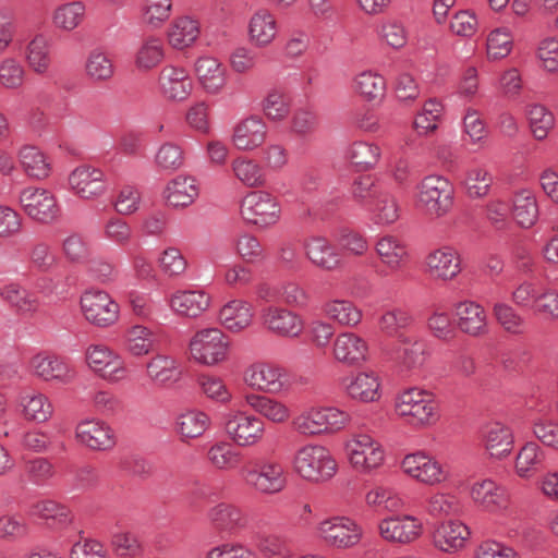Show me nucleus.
Wrapping results in <instances>:
<instances>
[{
    "mask_svg": "<svg viewBox=\"0 0 558 558\" xmlns=\"http://www.w3.org/2000/svg\"><path fill=\"white\" fill-rule=\"evenodd\" d=\"M345 450L351 465L359 472H371L385 461L381 444L367 434L353 435L347 441Z\"/></svg>",
    "mask_w": 558,
    "mask_h": 558,
    "instance_id": "12",
    "label": "nucleus"
},
{
    "mask_svg": "<svg viewBox=\"0 0 558 558\" xmlns=\"http://www.w3.org/2000/svg\"><path fill=\"white\" fill-rule=\"evenodd\" d=\"M244 401L255 413L276 424L284 423L291 414L284 402L265 395L247 393Z\"/></svg>",
    "mask_w": 558,
    "mask_h": 558,
    "instance_id": "39",
    "label": "nucleus"
},
{
    "mask_svg": "<svg viewBox=\"0 0 558 558\" xmlns=\"http://www.w3.org/2000/svg\"><path fill=\"white\" fill-rule=\"evenodd\" d=\"M19 203L24 213L33 220L49 225L61 214L56 195L44 187L28 186L20 192Z\"/></svg>",
    "mask_w": 558,
    "mask_h": 558,
    "instance_id": "10",
    "label": "nucleus"
},
{
    "mask_svg": "<svg viewBox=\"0 0 558 558\" xmlns=\"http://www.w3.org/2000/svg\"><path fill=\"white\" fill-rule=\"evenodd\" d=\"M457 326L463 333L478 337L487 332V315L482 305L474 301H461L454 306Z\"/></svg>",
    "mask_w": 558,
    "mask_h": 558,
    "instance_id": "32",
    "label": "nucleus"
},
{
    "mask_svg": "<svg viewBox=\"0 0 558 558\" xmlns=\"http://www.w3.org/2000/svg\"><path fill=\"white\" fill-rule=\"evenodd\" d=\"M295 472L305 481L320 483L337 473V462L330 451L320 445H305L296 450L293 458Z\"/></svg>",
    "mask_w": 558,
    "mask_h": 558,
    "instance_id": "4",
    "label": "nucleus"
},
{
    "mask_svg": "<svg viewBox=\"0 0 558 558\" xmlns=\"http://www.w3.org/2000/svg\"><path fill=\"white\" fill-rule=\"evenodd\" d=\"M470 534V530L464 523L449 520L435 529L433 544L440 551L453 554L464 548Z\"/></svg>",
    "mask_w": 558,
    "mask_h": 558,
    "instance_id": "29",
    "label": "nucleus"
},
{
    "mask_svg": "<svg viewBox=\"0 0 558 558\" xmlns=\"http://www.w3.org/2000/svg\"><path fill=\"white\" fill-rule=\"evenodd\" d=\"M81 310L85 319L99 328H108L119 319L120 306L109 293L89 290L81 296Z\"/></svg>",
    "mask_w": 558,
    "mask_h": 558,
    "instance_id": "13",
    "label": "nucleus"
},
{
    "mask_svg": "<svg viewBox=\"0 0 558 558\" xmlns=\"http://www.w3.org/2000/svg\"><path fill=\"white\" fill-rule=\"evenodd\" d=\"M512 216L522 228L529 229L537 222L539 216L538 204L532 191L524 189L514 194Z\"/></svg>",
    "mask_w": 558,
    "mask_h": 558,
    "instance_id": "48",
    "label": "nucleus"
},
{
    "mask_svg": "<svg viewBox=\"0 0 558 558\" xmlns=\"http://www.w3.org/2000/svg\"><path fill=\"white\" fill-rule=\"evenodd\" d=\"M267 136V125L258 116L241 120L233 129L232 143L243 151H251L262 146Z\"/></svg>",
    "mask_w": 558,
    "mask_h": 558,
    "instance_id": "28",
    "label": "nucleus"
},
{
    "mask_svg": "<svg viewBox=\"0 0 558 558\" xmlns=\"http://www.w3.org/2000/svg\"><path fill=\"white\" fill-rule=\"evenodd\" d=\"M353 90L368 102L380 101L386 94V80L373 71H363L353 80Z\"/></svg>",
    "mask_w": 558,
    "mask_h": 558,
    "instance_id": "52",
    "label": "nucleus"
},
{
    "mask_svg": "<svg viewBox=\"0 0 558 558\" xmlns=\"http://www.w3.org/2000/svg\"><path fill=\"white\" fill-rule=\"evenodd\" d=\"M154 331L143 325H133L123 335V348L133 357H143L153 352Z\"/></svg>",
    "mask_w": 558,
    "mask_h": 558,
    "instance_id": "47",
    "label": "nucleus"
},
{
    "mask_svg": "<svg viewBox=\"0 0 558 558\" xmlns=\"http://www.w3.org/2000/svg\"><path fill=\"white\" fill-rule=\"evenodd\" d=\"M223 429L228 438L238 447H255L265 437L266 424L256 415L235 410L225 414Z\"/></svg>",
    "mask_w": 558,
    "mask_h": 558,
    "instance_id": "8",
    "label": "nucleus"
},
{
    "mask_svg": "<svg viewBox=\"0 0 558 558\" xmlns=\"http://www.w3.org/2000/svg\"><path fill=\"white\" fill-rule=\"evenodd\" d=\"M172 0H143L140 14L144 25L160 28L171 16Z\"/></svg>",
    "mask_w": 558,
    "mask_h": 558,
    "instance_id": "57",
    "label": "nucleus"
},
{
    "mask_svg": "<svg viewBox=\"0 0 558 558\" xmlns=\"http://www.w3.org/2000/svg\"><path fill=\"white\" fill-rule=\"evenodd\" d=\"M85 16V3L81 0H73L57 5L51 13V22L60 31L72 32L84 22Z\"/></svg>",
    "mask_w": 558,
    "mask_h": 558,
    "instance_id": "46",
    "label": "nucleus"
},
{
    "mask_svg": "<svg viewBox=\"0 0 558 558\" xmlns=\"http://www.w3.org/2000/svg\"><path fill=\"white\" fill-rule=\"evenodd\" d=\"M494 316L500 327L509 335L524 336L529 330L526 318L513 306L498 302L493 307Z\"/></svg>",
    "mask_w": 558,
    "mask_h": 558,
    "instance_id": "55",
    "label": "nucleus"
},
{
    "mask_svg": "<svg viewBox=\"0 0 558 558\" xmlns=\"http://www.w3.org/2000/svg\"><path fill=\"white\" fill-rule=\"evenodd\" d=\"M545 453L535 441H526L518 451L514 461V470L519 477L530 478L541 468Z\"/></svg>",
    "mask_w": 558,
    "mask_h": 558,
    "instance_id": "50",
    "label": "nucleus"
},
{
    "mask_svg": "<svg viewBox=\"0 0 558 558\" xmlns=\"http://www.w3.org/2000/svg\"><path fill=\"white\" fill-rule=\"evenodd\" d=\"M85 74L94 83L109 81L114 74L111 58L99 49L92 50L85 61Z\"/></svg>",
    "mask_w": 558,
    "mask_h": 558,
    "instance_id": "59",
    "label": "nucleus"
},
{
    "mask_svg": "<svg viewBox=\"0 0 558 558\" xmlns=\"http://www.w3.org/2000/svg\"><path fill=\"white\" fill-rule=\"evenodd\" d=\"M19 161L25 174L33 180L43 181L51 173L49 157L36 146H23L19 151Z\"/></svg>",
    "mask_w": 558,
    "mask_h": 558,
    "instance_id": "42",
    "label": "nucleus"
},
{
    "mask_svg": "<svg viewBox=\"0 0 558 558\" xmlns=\"http://www.w3.org/2000/svg\"><path fill=\"white\" fill-rule=\"evenodd\" d=\"M527 120L533 136L542 141L547 137L555 125V117L543 105H532L527 110Z\"/></svg>",
    "mask_w": 558,
    "mask_h": 558,
    "instance_id": "64",
    "label": "nucleus"
},
{
    "mask_svg": "<svg viewBox=\"0 0 558 558\" xmlns=\"http://www.w3.org/2000/svg\"><path fill=\"white\" fill-rule=\"evenodd\" d=\"M396 415L416 429L430 428L441 418L439 402L428 390L412 387L399 392L393 402Z\"/></svg>",
    "mask_w": 558,
    "mask_h": 558,
    "instance_id": "1",
    "label": "nucleus"
},
{
    "mask_svg": "<svg viewBox=\"0 0 558 558\" xmlns=\"http://www.w3.org/2000/svg\"><path fill=\"white\" fill-rule=\"evenodd\" d=\"M0 296L17 313L32 314L39 307L37 296L19 283L12 282L0 288Z\"/></svg>",
    "mask_w": 558,
    "mask_h": 558,
    "instance_id": "51",
    "label": "nucleus"
},
{
    "mask_svg": "<svg viewBox=\"0 0 558 558\" xmlns=\"http://www.w3.org/2000/svg\"><path fill=\"white\" fill-rule=\"evenodd\" d=\"M470 495L478 508L489 513H501L510 505L507 489L490 478L473 483Z\"/></svg>",
    "mask_w": 558,
    "mask_h": 558,
    "instance_id": "23",
    "label": "nucleus"
},
{
    "mask_svg": "<svg viewBox=\"0 0 558 558\" xmlns=\"http://www.w3.org/2000/svg\"><path fill=\"white\" fill-rule=\"evenodd\" d=\"M196 384L201 392L216 403L228 404L232 400L231 391L218 376L199 374L196 377Z\"/></svg>",
    "mask_w": 558,
    "mask_h": 558,
    "instance_id": "63",
    "label": "nucleus"
},
{
    "mask_svg": "<svg viewBox=\"0 0 558 558\" xmlns=\"http://www.w3.org/2000/svg\"><path fill=\"white\" fill-rule=\"evenodd\" d=\"M362 534L361 526L345 517L326 519L316 526L317 537L327 546L337 549H347L357 545Z\"/></svg>",
    "mask_w": 558,
    "mask_h": 558,
    "instance_id": "11",
    "label": "nucleus"
},
{
    "mask_svg": "<svg viewBox=\"0 0 558 558\" xmlns=\"http://www.w3.org/2000/svg\"><path fill=\"white\" fill-rule=\"evenodd\" d=\"M177 432L183 440L198 438L209 428L210 417L201 410H189L175 420Z\"/></svg>",
    "mask_w": 558,
    "mask_h": 558,
    "instance_id": "54",
    "label": "nucleus"
},
{
    "mask_svg": "<svg viewBox=\"0 0 558 558\" xmlns=\"http://www.w3.org/2000/svg\"><path fill=\"white\" fill-rule=\"evenodd\" d=\"M210 304V298L202 290L177 291L170 299V307L179 315L197 317Z\"/></svg>",
    "mask_w": 558,
    "mask_h": 558,
    "instance_id": "41",
    "label": "nucleus"
},
{
    "mask_svg": "<svg viewBox=\"0 0 558 558\" xmlns=\"http://www.w3.org/2000/svg\"><path fill=\"white\" fill-rule=\"evenodd\" d=\"M25 58L34 72L46 73L51 62L48 39L44 35H36L26 47Z\"/></svg>",
    "mask_w": 558,
    "mask_h": 558,
    "instance_id": "61",
    "label": "nucleus"
},
{
    "mask_svg": "<svg viewBox=\"0 0 558 558\" xmlns=\"http://www.w3.org/2000/svg\"><path fill=\"white\" fill-rule=\"evenodd\" d=\"M350 415L337 408H308L292 420V428L302 436H317L342 429Z\"/></svg>",
    "mask_w": 558,
    "mask_h": 558,
    "instance_id": "5",
    "label": "nucleus"
},
{
    "mask_svg": "<svg viewBox=\"0 0 558 558\" xmlns=\"http://www.w3.org/2000/svg\"><path fill=\"white\" fill-rule=\"evenodd\" d=\"M306 258L317 268L333 271L341 267V258L335 246L324 236H312L304 242Z\"/></svg>",
    "mask_w": 558,
    "mask_h": 558,
    "instance_id": "34",
    "label": "nucleus"
},
{
    "mask_svg": "<svg viewBox=\"0 0 558 558\" xmlns=\"http://www.w3.org/2000/svg\"><path fill=\"white\" fill-rule=\"evenodd\" d=\"M75 438L93 451H110L117 445V437L111 426L98 418H85L75 427Z\"/></svg>",
    "mask_w": 558,
    "mask_h": 558,
    "instance_id": "20",
    "label": "nucleus"
},
{
    "mask_svg": "<svg viewBox=\"0 0 558 558\" xmlns=\"http://www.w3.org/2000/svg\"><path fill=\"white\" fill-rule=\"evenodd\" d=\"M234 177L247 187H260L266 183V175L262 167L247 157L235 158L231 162Z\"/></svg>",
    "mask_w": 558,
    "mask_h": 558,
    "instance_id": "60",
    "label": "nucleus"
},
{
    "mask_svg": "<svg viewBox=\"0 0 558 558\" xmlns=\"http://www.w3.org/2000/svg\"><path fill=\"white\" fill-rule=\"evenodd\" d=\"M165 58V45L160 37L148 35L143 37L134 52V65L138 71H150L158 66Z\"/></svg>",
    "mask_w": 558,
    "mask_h": 558,
    "instance_id": "38",
    "label": "nucleus"
},
{
    "mask_svg": "<svg viewBox=\"0 0 558 558\" xmlns=\"http://www.w3.org/2000/svg\"><path fill=\"white\" fill-rule=\"evenodd\" d=\"M372 220L379 227H388L400 218L401 208L397 197L386 187L369 207Z\"/></svg>",
    "mask_w": 558,
    "mask_h": 558,
    "instance_id": "49",
    "label": "nucleus"
},
{
    "mask_svg": "<svg viewBox=\"0 0 558 558\" xmlns=\"http://www.w3.org/2000/svg\"><path fill=\"white\" fill-rule=\"evenodd\" d=\"M158 84L161 94L169 100L183 101L193 90V81L187 71L174 65H166L159 73Z\"/></svg>",
    "mask_w": 558,
    "mask_h": 558,
    "instance_id": "27",
    "label": "nucleus"
},
{
    "mask_svg": "<svg viewBox=\"0 0 558 558\" xmlns=\"http://www.w3.org/2000/svg\"><path fill=\"white\" fill-rule=\"evenodd\" d=\"M413 324L411 313L402 307H392L384 311L378 317V328L388 337L400 340L405 337L402 332Z\"/></svg>",
    "mask_w": 558,
    "mask_h": 558,
    "instance_id": "53",
    "label": "nucleus"
},
{
    "mask_svg": "<svg viewBox=\"0 0 558 558\" xmlns=\"http://www.w3.org/2000/svg\"><path fill=\"white\" fill-rule=\"evenodd\" d=\"M195 74L199 85L208 95L221 94L227 85V71L214 57H199L195 61Z\"/></svg>",
    "mask_w": 558,
    "mask_h": 558,
    "instance_id": "31",
    "label": "nucleus"
},
{
    "mask_svg": "<svg viewBox=\"0 0 558 558\" xmlns=\"http://www.w3.org/2000/svg\"><path fill=\"white\" fill-rule=\"evenodd\" d=\"M207 518L217 531L228 534H239L250 526L247 512L230 502L213 506L207 512Z\"/></svg>",
    "mask_w": 558,
    "mask_h": 558,
    "instance_id": "25",
    "label": "nucleus"
},
{
    "mask_svg": "<svg viewBox=\"0 0 558 558\" xmlns=\"http://www.w3.org/2000/svg\"><path fill=\"white\" fill-rule=\"evenodd\" d=\"M145 374L154 386L169 388L181 381L183 371L177 357L158 353L147 361Z\"/></svg>",
    "mask_w": 558,
    "mask_h": 558,
    "instance_id": "26",
    "label": "nucleus"
},
{
    "mask_svg": "<svg viewBox=\"0 0 558 558\" xmlns=\"http://www.w3.org/2000/svg\"><path fill=\"white\" fill-rule=\"evenodd\" d=\"M385 189L386 186L380 181L366 174L352 182L350 194L355 203L369 208Z\"/></svg>",
    "mask_w": 558,
    "mask_h": 558,
    "instance_id": "56",
    "label": "nucleus"
},
{
    "mask_svg": "<svg viewBox=\"0 0 558 558\" xmlns=\"http://www.w3.org/2000/svg\"><path fill=\"white\" fill-rule=\"evenodd\" d=\"M415 204L428 217L444 218L453 209L454 187L444 175H426L416 184Z\"/></svg>",
    "mask_w": 558,
    "mask_h": 558,
    "instance_id": "3",
    "label": "nucleus"
},
{
    "mask_svg": "<svg viewBox=\"0 0 558 558\" xmlns=\"http://www.w3.org/2000/svg\"><path fill=\"white\" fill-rule=\"evenodd\" d=\"M381 147L372 141L359 140L350 143L345 148V159L361 171L376 168L381 159Z\"/></svg>",
    "mask_w": 558,
    "mask_h": 558,
    "instance_id": "36",
    "label": "nucleus"
},
{
    "mask_svg": "<svg viewBox=\"0 0 558 558\" xmlns=\"http://www.w3.org/2000/svg\"><path fill=\"white\" fill-rule=\"evenodd\" d=\"M239 476L248 489L260 496L281 494L289 483L283 463L270 458L248 460L239 470Z\"/></svg>",
    "mask_w": 558,
    "mask_h": 558,
    "instance_id": "2",
    "label": "nucleus"
},
{
    "mask_svg": "<svg viewBox=\"0 0 558 558\" xmlns=\"http://www.w3.org/2000/svg\"><path fill=\"white\" fill-rule=\"evenodd\" d=\"M201 34L199 22L183 15L173 20L168 28V41L174 49L182 50L192 46Z\"/></svg>",
    "mask_w": 558,
    "mask_h": 558,
    "instance_id": "44",
    "label": "nucleus"
},
{
    "mask_svg": "<svg viewBox=\"0 0 558 558\" xmlns=\"http://www.w3.org/2000/svg\"><path fill=\"white\" fill-rule=\"evenodd\" d=\"M34 375L44 381L68 385L76 377L75 368L63 357L38 353L29 362Z\"/></svg>",
    "mask_w": 558,
    "mask_h": 558,
    "instance_id": "21",
    "label": "nucleus"
},
{
    "mask_svg": "<svg viewBox=\"0 0 558 558\" xmlns=\"http://www.w3.org/2000/svg\"><path fill=\"white\" fill-rule=\"evenodd\" d=\"M260 323L268 331L281 338H298L304 330V320L295 312L276 305L260 311Z\"/></svg>",
    "mask_w": 558,
    "mask_h": 558,
    "instance_id": "18",
    "label": "nucleus"
},
{
    "mask_svg": "<svg viewBox=\"0 0 558 558\" xmlns=\"http://www.w3.org/2000/svg\"><path fill=\"white\" fill-rule=\"evenodd\" d=\"M379 535L389 543L409 545L424 533L421 519L411 514H396L383 519L378 524Z\"/></svg>",
    "mask_w": 558,
    "mask_h": 558,
    "instance_id": "16",
    "label": "nucleus"
},
{
    "mask_svg": "<svg viewBox=\"0 0 558 558\" xmlns=\"http://www.w3.org/2000/svg\"><path fill=\"white\" fill-rule=\"evenodd\" d=\"M324 314L333 323L355 328L363 319V311L353 301L348 299H332L324 303Z\"/></svg>",
    "mask_w": 558,
    "mask_h": 558,
    "instance_id": "37",
    "label": "nucleus"
},
{
    "mask_svg": "<svg viewBox=\"0 0 558 558\" xmlns=\"http://www.w3.org/2000/svg\"><path fill=\"white\" fill-rule=\"evenodd\" d=\"M401 469L411 478L429 486L439 485L449 477L446 466L424 451L407 454L401 461Z\"/></svg>",
    "mask_w": 558,
    "mask_h": 558,
    "instance_id": "15",
    "label": "nucleus"
},
{
    "mask_svg": "<svg viewBox=\"0 0 558 558\" xmlns=\"http://www.w3.org/2000/svg\"><path fill=\"white\" fill-rule=\"evenodd\" d=\"M461 255L454 247L442 245L425 256V271L435 280L449 282L461 274Z\"/></svg>",
    "mask_w": 558,
    "mask_h": 558,
    "instance_id": "19",
    "label": "nucleus"
},
{
    "mask_svg": "<svg viewBox=\"0 0 558 558\" xmlns=\"http://www.w3.org/2000/svg\"><path fill=\"white\" fill-rule=\"evenodd\" d=\"M19 407L26 421L36 423H45L53 414V407L49 398L38 391L22 393L19 397Z\"/></svg>",
    "mask_w": 558,
    "mask_h": 558,
    "instance_id": "43",
    "label": "nucleus"
},
{
    "mask_svg": "<svg viewBox=\"0 0 558 558\" xmlns=\"http://www.w3.org/2000/svg\"><path fill=\"white\" fill-rule=\"evenodd\" d=\"M260 109L268 120L281 122L289 117L291 104L282 89L271 88L264 96Z\"/></svg>",
    "mask_w": 558,
    "mask_h": 558,
    "instance_id": "58",
    "label": "nucleus"
},
{
    "mask_svg": "<svg viewBox=\"0 0 558 558\" xmlns=\"http://www.w3.org/2000/svg\"><path fill=\"white\" fill-rule=\"evenodd\" d=\"M70 191L81 199L94 201L107 192V179L104 171L88 165L73 169L68 177Z\"/></svg>",
    "mask_w": 558,
    "mask_h": 558,
    "instance_id": "17",
    "label": "nucleus"
},
{
    "mask_svg": "<svg viewBox=\"0 0 558 558\" xmlns=\"http://www.w3.org/2000/svg\"><path fill=\"white\" fill-rule=\"evenodd\" d=\"M253 316L252 305L240 299L228 302L219 312L221 325L232 332H239L251 326Z\"/></svg>",
    "mask_w": 558,
    "mask_h": 558,
    "instance_id": "40",
    "label": "nucleus"
},
{
    "mask_svg": "<svg viewBox=\"0 0 558 558\" xmlns=\"http://www.w3.org/2000/svg\"><path fill=\"white\" fill-rule=\"evenodd\" d=\"M278 33L277 19L268 9H258L251 15L247 24V34L250 41L255 47H268L277 38Z\"/></svg>",
    "mask_w": 558,
    "mask_h": 558,
    "instance_id": "30",
    "label": "nucleus"
},
{
    "mask_svg": "<svg viewBox=\"0 0 558 558\" xmlns=\"http://www.w3.org/2000/svg\"><path fill=\"white\" fill-rule=\"evenodd\" d=\"M244 383L252 389L270 395L281 393L288 387L284 367L270 362H255L243 374Z\"/></svg>",
    "mask_w": 558,
    "mask_h": 558,
    "instance_id": "14",
    "label": "nucleus"
},
{
    "mask_svg": "<svg viewBox=\"0 0 558 558\" xmlns=\"http://www.w3.org/2000/svg\"><path fill=\"white\" fill-rule=\"evenodd\" d=\"M207 460L219 471H230L239 466L241 453L233 449L228 442L219 441L209 447Z\"/></svg>",
    "mask_w": 558,
    "mask_h": 558,
    "instance_id": "62",
    "label": "nucleus"
},
{
    "mask_svg": "<svg viewBox=\"0 0 558 558\" xmlns=\"http://www.w3.org/2000/svg\"><path fill=\"white\" fill-rule=\"evenodd\" d=\"M374 250L380 264L391 274L402 271L411 258L407 242L390 233L379 236Z\"/></svg>",
    "mask_w": 558,
    "mask_h": 558,
    "instance_id": "22",
    "label": "nucleus"
},
{
    "mask_svg": "<svg viewBox=\"0 0 558 558\" xmlns=\"http://www.w3.org/2000/svg\"><path fill=\"white\" fill-rule=\"evenodd\" d=\"M198 193L195 179L185 175H178L171 180L163 191L167 203L172 207L190 206L197 198Z\"/></svg>",
    "mask_w": 558,
    "mask_h": 558,
    "instance_id": "45",
    "label": "nucleus"
},
{
    "mask_svg": "<svg viewBox=\"0 0 558 558\" xmlns=\"http://www.w3.org/2000/svg\"><path fill=\"white\" fill-rule=\"evenodd\" d=\"M240 215L247 225L268 229L281 218V206L274 195L265 191L247 193L241 201Z\"/></svg>",
    "mask_w": 558,
    "mask_h": 558,
    "instance_id": "6",
    "label": "nucleus"
},
{
    "mask_svg": "<svg viewBox=\"0 0 558 558\" xmlns=\"http://www.w3.org/2000/svg\"><path fill=\"white\" fill-rule=\"evenodd\" d=\"M348 396L362 402H374L380 398V383L373 372H361L342 380Z\"/></svg>",
    "mask_w": 558,
    "mask_h": 558,
    "instance_id": "35",
    "label": "nucleus"
},
{
    "mask_svg": "<svg viewBox=\"0 0 558 558\" xmlns=\"http://www.w3.org/2000/svg\"><path fill=\"white\" fill-rule=\"evenodd\" d=\"M189 350L196 363L215 366L228 359L229 339L218 328H205L191 338Z\"/></svg>",
    "mask_w": 558,
    "mask_h": 558,
    "instance_id": "7",
    "label": "nucleus"
},
{
    "mask_svg": "<svg viewBox=\"0 0 558 558\" xmlns=\"http://www.w3.org/2000/svg\"><path fill=\"white\" fill-rule=\"evenodd\" d=\"M483 442L486 451L494 459L507 458L514 445L512 429L501 422H490L483 428Z\"/></svg>",
    "mask_w": 558,
    "mask_h": 558,
    "instance_id": "33",
    "label": "nucleus"
},
{
    "mask_svg": "<svg viewBox=\"0 0 558 558\" xmlns=\"http://www.w3.org/2000/svg\"><path fill=\"white\" fill-rule=\"evenodd\" d=\"M87 367L97 377L109 384L125 380L129 369L123 357L106 344H90L85 350Z\"/></svg>",
    "mask_w": 558,
    "mask_h": 558,
    "instance_id": "9",
    "label": "nucleus"
},
{
    "mask_svg": "<svg viewBox=\"0 0 558 558\" xmlns=\"http://www.w3.org/2000/svg\"><path fill=\"white\" fill-rule=\"evenodd\" d=\"M332 354L336 361L347 366H357L369 357V345L365 338L353 332H340L333 340Z\"/></svg>",
    "mask_w": 558,
    "mask_h": 558,
    "instance_id": "24",
    "label": "nucleus"
}]
</instances>
